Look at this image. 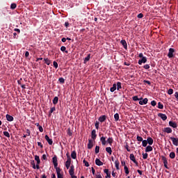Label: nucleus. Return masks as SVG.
Returning <instances> with one entry per match:
<instances>
[{
	"mask_svg": "<svg viewBox=\"0 0 178 178\" xmlns=\"http://www.w3.org/2000/svg\"><path fill=\"white\" fill-rule=\"evenodd\" d=\"M67 161L65 162V168H67V169H69V168H70V164L72 163V159H70V156L67 155Z\"/></svg>",
	"mask_w": 178,
	"mask_h": 178,
	"instance_id": "obj_1",
	"label": "nucleus"
},
{
	"mask_svg": "<svg viewBox=\"0 0 178 178\" xmlns=\"http://www.w3.org/2000/svg\"><path fill=\"white\" fill-rule=\"evenodd\" d=\"M52 162L54 163V166L56 169H59V168H58V158L56 157V156H54L52 159Z\"/></svg>",
	"mask_w": 178,
	"mask_h": 178,
	"instance_id": "obj_2",
	"label": "nucleus"
},
{
	"mask_svg": "<svg viewBox=\"0 0 178 178\" xmlns=\"http://www.w3.org/2000/svg\"><path fill=\"white\" fill-rule=\"evenodd\" d=\"M35 161H36L37 164H36V169H40V163H41V160H40V156H35Z\"/></svg>",
	"mask_w": 178,
	"mask_h": 178,
	"instance_id": "obj_3",
	"label": "nucleus"
},
{
	"mask_svg": "<svg viewBox=\"0 0 178 178\" xmlns=\"http://www.w3.org/2000/svg\"><path fill=\"white\" fill-rule=\"evenodd\" d=\"M69 174L70 175L71 177H76L74 175V165L70 166V169L69 170Z\"/></svg>",
	"mask_w": 178,
	"mask_h": 178,
	"instance_id": "obj_4",
	"label": "nucleus"
},
{
	"mask_svg": "<svg viewBox=\"0 0 178 178\" xmlns=\"http://www.w3.org/2000/svg\"><path fill=\"white\" fill-rule=\"evenodd\" d=\"M130 159L135 163L136 166H138V162H137V160H136V157L134 156V154H131L129 156Z\"/></svg>",
	"mask_w": 178,
	"mask_h": 178,
	"instance_id": "obj_5",
	"label": "nucleus"
},
{
	"mask_svg": "<svg viewBox=\"0 0 178 178\" xmlns=\"http://www.w3.org/2000/svg\"><path fill=\"white\" fill-rule=\"evenodd\" d=\"M175 53V49L173 48H170L169 49V52L168 54V58H173V54Z\"/></svg>",
	"mask_w": 178,
	"mask_h": 178,
	"instance_id": "obj_6",
	"label": "nucleus"
},
{
	"mask_svg": "<svg viewBox=\"0 0 178 178\" xmlns=\"http://www.w3.org/2000/svg\"><path fill=\"white\" fill-rule=\"evenodd\" d=\"M44 138L46 141H47L48 144H49V145H52V144H54V141H52V139L49 138L48 135H45Z\"/></svg>",
	"mask_w": 178,
	"mask_h": 178,
	"instance_id": "obj_7",
	"label": "nucleus"
},
{
	"mask_svg": "<svg viewBox=\"0 0 178 178\" xmlns=\"http://www.w3.org/2000/svg\"><path fill=\"white\" fill-rule=\"evenodd\" d=\"M170 140H172V144L174 145H175V147H177V145H178V138H177L171 137Z\"/></svg>",
	"mask_w": 178,
	"mask_h": 178,
	"instance_id": "obj_8",
	"label": "nucleus"
},
{
	"mask_svg": "<svg viewBox=\"0 0 178 178\" xmlns=\"http://www.w3.org/2000/svg\"><path fill=\"white\" fill-rule=\"evenodd\" d=\"M94 147V143L92 142V140L89 139L88 140V149H91Z\"/></svg>",
	"mask_w": 178,
	"mask_h": 178,
	"instance_id": "obj_9",
	"label": "nucleus"
},
{
	"mask_svg": "<svg viewBox=\"0 0 178 178\" xmlns=\"http://www.w3.org/2000/svg\"><path fill=\"white\" fill-rule=\"evenodd\" d=\"M57 178H63V175L60 173V168H56Z\"/></svg>",
	"mask_w": 178,
	"mask_h": 178,
	"instance_id": "obj_10",
	"label": "nucleus"
},
{
	"mask_svg": "<svg viewBox=\"0 0 178 178\" xmlns=\"http://www.w3.org/2000/svg\"><path fill=\"white\" fill-rule=\"evenodd\" d=\"M143 63H147V57H143L138 60V65H143Z\"/></svg>",
	"mask_w": 178,
	"mask_h": 178,
	"instance_id": "obj_11",
	"label": "nucleus"
},
{
	"mask_svg": "<svg viewBox=\"0 0 178 178\" xmlns=\"http://www.w3.org/2000/svg\"><path fill=\"white\" fill-rule=\"evenodd\" d=\"M148 104V99L145 98L139 102L140 105H147Z\"/></svg>",
	"mask_w": 178,
	"mask_h": 178,
	"instance_id": "obj_12",
	"label": "nucleus"
},
{
	"mask_svg": "<svg viewBox=\"0 0 178 178\" xmlns=\"http://www.w3.org/2000/svg\"><path fill=\"white\" fill-rule=\"evenodd\" d=\"M169 126H170V127H173V129H176L177 127V124L175 122L170 121Z\"/></svg>",
	"mask_w": 178,
	"mask_h": 178,
	"instance_id": "obj_13",
	"label": "nucleus"
},
{
	"mask_svg": "<svg viewBox=\"0 0 178 178\" xmlns=\"http://www.w3.org/2000/svg\"><path fill=\"white\" fill-rule=\"evenodd\" d=\"M91 138H92V140H95V138H97V131H95V129H93L92 131Z\"/></svg>",
	"mask_w": 178,
	"mask_h": 178,
	"instance_id": "obj_14",
	"label": "nucleus"
},
{
	"mask_svg": "<svg viewBox=\"0 0 178 178\" xmlns=\"http://www.w3.org/2000/svg\"><path fill=\"white\" fill-rule=\"evenodd\" d=\"M106 120V115H102L99 118V122L104 123Z\"/></svg>",
	"mask_w": 178,
	"mask_h": 178,
	"instance_id": "obj_15",
	"label": "nucleus"
},
{
	"mask_svg": "<svg viewBox=\"0 0 178 178\" xmlns=\"http://www.w3.org/2000/svg\"><path fill=\"white\" fill-rule=\"evenodd\" d=\"M95 163L97 166H102V165H104V163H102L99 159H96Z\"/></svg>",
	"mask_w": 178,
	"mask_h": 178,
	"instance_id": "obj_16",
	"label": "nucleus"
},
{
	"mask_svg": "<svg viewBox=\"0 0 178 178\" xmlns=\"http://www.w3.org/2000/svg\"><path fill=\"white\" fill-rule=\"evenodd\" d=\"M146 140L147 141L149 145H152L154 144V139H152L151 137H148Z\"/></svg>",
	"mask_w": 178,
	"mask_h": 178,
	"instance_id": "obj_17",
	"label": "nucleus"
},
{
	"mask_svg": "<svg viewBox=\"0 0 178 178\" xmlns=\"http://www.w3.org/2000/svg\"><path fill=\"white\" fill-rule=\"evenodd\" d=\"M159 116L161 118V119H162V120H166V119H168V116L163 113H159Z\"/></svg>",
	"mask_w": 178,
	"mask_h": 178,
	"instance_id": "obj_18",
	"label": "nucleus"
},
{
	"mask_svg": "<svg viewBox=\"0 0 178 178\" xmlns=\"http://www.w3.org/2000/svg\"><path fill=\"white\" fill-rule=\"evenodd\" d=\"M6 120L8 121V122H13V117L9 114H7L6 115Z\"/></svg>",
	"mask_w": 178,
	"mask_h": 178,
	"instance_id": "obj_19",
	"label": "nucleus"
},
{
	"mask_svg": "<svg viewBox=\"0 0 178 178\" xmlns=\"http://www.w3.org/2000/svg\"><path fill=\"white\" fill-rule=\"evenodd\" d=\"M104 172L106 175V178H108V177L111 178V172H109V170L108 169H104Z\"/></svg>",
	"mask_w": 178,
	"mask_h": 178,
	"instance_id": "obj_20",
	"label": "nucleus"
},
{
	"mask_svg": "<svg viewBox=\"0 0 178 178\" xmlns=\"http://www.w3.org/2000/svg\"><path fill=\"white\" fill-rule=\"evenodd\" d=\"M100 141L102 142V145H106V138L102 136L100 138Z\"/></svg>",
	"mask_w": 178,
	"mask_h": 178,
	"instance_id": "obj_21",
	"label": "nucleus"
},
{
	"mask_svg": "<svg viewBox=\"0 0 178 178\" xmlns=\"http://www.w3.org/2000/svg\"><path fill=\"white\" fill-rule=\"evenodd\" d=\"M120 43L122 44V45L124 47V48L125 49H127V42H126V40H122Z\"/></svg>",
	"mask_w": 178,
	"mask_h": 178,
	"instance_id": "obj_22",
	"label": "nucleus"
},
{
	"mask_svg": "<svg viewBox=\"0 0 178 178\" xmlns=\"http://www.w3.org/2000/svg\"><path fill=\"white\" fill-rule=\"evenodd\" d=\"M163 131L165 133H168V134H169L172 133V128L166 127V128L164 129Z\"/></svg>",
	"mask_w": 178,
	"mask_h": 178,
	"instance_id": "obj_23",
	"label": "nucleus"
},
{
	"mask_svg": "<svg viewBox=\"0 0 178 178\" xmlns=\"http://www.w3.org/2000/svg\"><path fill=\"white\" fill-rule=\"evenodd\" d=\"M71 158H72V159H76V158H77V154L76 153L75 151L72 152Z\"/></svg>",
	"mask_w": 178,
	"mask_h": 178,
	"instance_id": "obj_24",
	"label": "nucleus"
},
{
	"mask_svg": "<svg viewBox=\"0 0 178 178\" xmlns=\"http://www.w3.org/2000/svg\"><path fill=\"white\" fill-rule=\"evenodd\" d=\"M106 151L109 155H112V148L111 147H106Z\"/></svg>",
	"mask_w": 178,
	"mask_h": 178,
	"instance_id": "obj_25",
	"label": "nucleus"
},
{
	"mask_svg": "<svg viewBox=\"0 0 178 178\" xmlns=\"http://www.w3.org/2000/svg\"><path fill=\"white\" fill-rule=\"evenodd\" d=\"M110 90L111 92H114V91H116V83L113 85V87L111 88Z\"/></svg>",
	"mask_w": 178,
	"mask_h": 178,
	"instance_id": "obj_26",
	"label": "nucleus"
},
{
	"mask_svg": "<svg viewBox=\"0 0 178 178\" xmlns=\"http://www.w3.org/2000/svg\"><path fill=\"white\" fill-rule=\"evenodd\" d=\"M115 168H116L117 170H119V169H120L119 165H120V163L119 162L118 160H116L115 161Z\"/></svg>",
	"mask_w": 178,
	"mask_h": 178,
	"instance_id": "obj_27",
	"label": "nucleus"
},
{
	"mask_svg": "<svg viewBox=\"0 0 178 178\" xmlns=\"http://www.w3.org/2000/svg\"><path fill=\"white\" fill-rule=\"evenodd\" d=\"M58 101H59V98L58 97H55L53 99L54 105H56V104H58Z\"/></svg>",
	"mask_w": 178,
	"mask_h": 178,
	"instance_id": "obj_28",
	"label": "nucleus"
},
{
	"mask_svg": "<svg viewBox=\"0 0 178 178\" xmlns=\"http://www.w3.org/2000/svg\"><path fill=\"white\" fill-rule=\"evenodd\" d=\"M170 158H171V159H175V158H176V154L173 152H170Z\"/></svg>",
	"mask_w": 178,
	"mask_h": 178,
	"instance_id": "obj_29",
	"label": "nucleus"
},
{
	"mask_svg": "<svg viewBox=\"0 0 178 178\" xmlns=\"http://www.w3.org/2000/svg\"><path fill=\"white\" fill-rule=\"evenodd\" d=\"M151 151H152V147L148 145L145 149V152H151Z\"/></svg>",
	"mask_w": 178,
	"mask_h": 178,
	"instance_id": "obj_30",
	"label": "nucleus"
},
{
	"mask_svg": "<svg viewBox=\"0 0 178 178\" xmlns=\"http://www.w3.org/2000/svg\"><path fill=\"white\" fill-rule=\"evenodd\" d=\"M60 51H62V52H65V54H68L69 51H67V50H66V47L65 46H62L60 47Z\"/></svg>",
	"mask_w": 178,
	"mask_h": 178,
	"instance_id": "obj_31",
	"label": "nucleus"
},
{
	"mask_svg": "<svg viewBox=\"0 0 178 178\" xmlns=\"http://www.w3.org/2000/svg\"><path fill=\"white\" fill-rule=\"evenodd\" d=\"M162 161L164 165H168V159L165 156H162Z\"/></svg>",
	"mask_w": 178,
	"mask_h": 178,
	"instance_id": "obj_32",
	"label": "nucleus"
},
{
	"mask_svg": "<svg viewBox=\"0 0 178 178\" xmlns=\"http://www.w3.org/2000/svg\"><path fill=\"white\" fill-rule=\"evenodd\" d=\"M44 63H46V65H47L48 66H49V65H51V60H49V59L48 58H44Z\"/></svg>",
	"mask_w": 178,
	"mask_h": 178,
	"instance_id": "obj_33",
	"label": "nucleus"
},
{
	"mask_svg": "<svg viewBox=\"0 0 178 178\" xmlns=\"http://www.w3.org/2000/svg\"><path fill=\"white\" fill-rule=\"evenodd\" d=\"M142 145L143 147H147V145H148V142L147 140H143V141L142 142Z\"/></svg>",
	"mask_w": 178,
	"mask_h": 178,
	"instance_id": "obj_34",
	"label": "nucleus"
},
{
	"mask_svg": "<svg viewBox=\"0 0 178 178\" xmlns=\"http://www.w3.org/2000/svg\"><path fill=\"white\" fill-rule=\"evenodd\" d=\"M124 170L125 175H129V168H127V165L124 167Z\"/></svg>",
	"mask_w": 178,
	"mask_h": 178,
	"instance_id": "obj_35",
	"label": "nucleus"
},
{
	"mask_svg": "<svg viewBox=\"0 0 178 178\" xmlns=\"http://www.w3.org/2000/svg\"><path fill=\"white\" fill-rule=\"evenodd\" d=\"M116 86H117V90H120V88H122V83L118 82L116 84Z\"/></svg>",
	"mask_w": 178,
	"mask_h": 178,
	"instance_id": "obj_36",
	"label": "nucleus"
},
{
	"mask_svg": "<svg viewBox=\"0 0 178 178\" xmlns=\"http://www.w3.org/2000/svg\"><path fill=\"white\" fill-rule=\"evenodd\" d=\"M114 118H115V121L118 122V120H119V113H115L114 115Z\"/></svg>",
	"mask_w": 178,
	"mask_h": 178,
	"instance_id": "obj_37",
	"label": "nucleus"
},
{
	"mask_svg": "<svg viewBox=\"0 0 178 178\" xmlns=\"http://www.w3.org/2000/svg\"><path fill=\"white\" fill-rule=\"evenodd\" d=\"M90 56H91L90 54H88V56L85 58L84 63H86V62H88V60H90Z\"/></svg>",
	"mask_w": 178,
	"mask_h": 178,
	"instance_id": "obj_38",
	"label": "nucleus"
},
{
	"mask_svg": "<svg viewBox=\"0 0 178 178\" xmlns=\"http://www.w3.org/2000/svg\"><path fill=\"white\" fill-rule=\"evenodd\" d=\"M107 143H108V144H112V143H113V138H108V140H107Z\"/></svg>",
	"mask_w": 178,
	"mask_h": 178,
	"instance_id": "obj_39",
	"label": "nucleus"
},
{
	"mask_svg": "<svg viewBox=\"0 0 178 178\" xmlns=\"http://www.w3.org/2000/svg\"><path fill=\"white\" fill-rule=\"evenodd\" d=\"M136 140H137V141H139V142H143L144 140H143V137H141V136H137V137H136Z\"/></svg>",
	"mask_w": 178,
	"mask_h": 178,
	"instance_id": "obj_40",
	"label": "nucleus"
},
{
	"mask_svg": "<svg viewBox=\"0 0 178 178\" xmlns=\"http://www.w3.org/2000/svg\"><path fill=\"white\" fill-rule=\"evenodd\" d=\"M159 109H163V104H161V102L158 103Z\"/></svg>",
	"mask_w": 178,
	"mask_h": 178,
	"instance_id": "obj_41",
	"label": "nucleus"
},
{
	"mask_svg": "<svg viewBox=\"0 0 178 178\" xmlns=\"http://www.w3.org/2000/svg\"><path fill=\"white\" fill-rule=\"evenodd\" d=\"M95 154H99V146H96L95 147Z\"/></svg>",
	"mask_w": 178,
	"mask_h": 178,
	"instance_id": "obj_42",
	"label": "nucleus"
},
{
	"mask_svg": "<svg viewBox=\"0 0 178 178\" xmlns=\"http://www.w3.org/2000/svg\"><path fill=\"white\" fill-rule=\"evenodd\" d=\"M83 163H84L85 166H86V168H88V166H90V164L87 162V161H86V159H83Z\"/></svg>",
	"mask_w": 178,
	"mask_h": 178,
	"instance_id": "obj_43",
	"label": "nucleus"
},
{
	"mask_svg": "<svg viewBox=\"0 0 178 178\" xmlns=\"http://www.w3.org/2000/svg\"><path fill=\"white\" fill-rule=\"evenodd\" d=\"M16 3H13L10 5V9H16Z\"/></svg>",
	"mask_w": 178,
	"mask_h": 178,
	"instance_id": "obj_44",
	"label": "nucleus"
},
{
	"mask_svg": "<svg viewBox=\"0 0 178 178\" xmlns=\"http://www.w3.org/2000/svg\"><path fill=\"white\" fill-rule=\"evenodd\" d=\"M3 135H4L6 137H8V138L10 137V134H9V132H8V131H4V132H3Z\"/></svg>",
	"mask_w": 178,
	"mask_h": 178,
	"instance_id": "obj_45",
	"label": "nucleus"
},
{
	"mask_svg": "<svg viewBox=\"0 0 178 178\" xmlns=\"http://www.w3.org/2000/svg\"><path fill=\"white\" fill-rule=\"evenodd\" d=\"M56 110V108L55 107L51 108L49 111V115H51L52 113L55 112Z\"/></svg>",
	"mask_w": 178,
	"mask_h": 178,
	"instance_id": "obj_46",
	"label": "nucleus"
},
{
	"mask_svg": "<svg viewBox=\"0 0 178 178\" xmlns=\"http://www.w3.org/2000/svg\"><path fill=\"white\" fill-rule=\"evenodd\" d=\"M58 81L61 83V84H63L64 83H65V79H63V78H60L59 79H58Z\"/></svg>",
	"mask_w": 178,
	"mask_h": 178,
	"instance_id": "obj_47",
	"label": "nucleus"
},
{
	"mask_svg": "<svg viewBox=\"0 0 178 178\" xmlns=\"http://www.w3.org/2000/svg\"><path fill=\"white\" fill-rule=\"evenodd\" d=\"M143 159H147V158H148V154L147 153H143Z\"/></svg>",
	"mask_w": 178,
	"mask_h": 178,
	"instance_id": "obj_48",
	"label": "nucleus"
},
{
	"mask_svg": "<svg viewBox=\"0 0 178 178\" xmlns=\"http://www.w3.org/2000/svg\"><path fill=\"white\" fill-rule=\"evenodd\" d=\"M53 65L55 67V69H58V63L56 61L53 62Z\"/></svg>",
	"mask_w": 178,
	"mask_h": 178,
	"instance_id": "obj_49",
	"label": "nucleus"
},
{
	"mask_svg": "<svg viewBox=\"0 0 178 178\" xmlns=\"http://www.w3.org/2000/svg\"><path fill=\"white\" fill-rule=\"evenodd\" d=\"M95 128L97 129V130H98V129H99V122H97L95 124Z\"/></svg>",
	"mask_w": 178,
	"mask_h": 178,
	"instance_id": "obj_50",
	"label": "nucleus"
},
{
	"mask_svg": "<svg viewBox=\"0 0 178 178\" xmlns=\"http://www.w3.org/2000/svg\"><path fill=\"white\" fill-rule=\"evenodd\" d=\"M168 94L169 95H172V94H173V89H169L168 91Z\"/></svg>",
	"mask_w": 178,
	"mask_h": 178,
	"instance_id": "obj_51",
	"label": "nucleus"
},
{
	"mask_svg": "<svg viewBox=\"0 0 178 178\" xmlns=\"http://www.w3.org/2000/svg\"><path fill=\"white\" fill-rule=\"evenodd\" d=\"M156 105V102L155 100H153L151 102V106H155Z\"/></svg>",
	"mask_w": 178,
	"mask_h": 178,
	"instance_id": "obj_52",
	"label": "nucleus"
},
{
	"mask_svg": "<svg viewBox=\"0 0 178 178\" xmlns=\"http://www.w3.org/2000/svg\"><path fill=\"white\" fill-rule=\"evenodd\" d=\"M31 165L33 169H37V165H35V163H34V161L31 162Z\"/></svg>",
	"mask_w": 178,
	"mask_h": 178,
	"instance_id": "obj_53",
	"label": "nucleus"
},
{
	"mask_svg": "<svg viewBox=\"0 0 178 178\" xmlns=\"http://www.w3.org/2000/svg\"><path fill=\"white\" fill-rule=\"evenodd\" d=\"M144 69H145L146 70L149 69V65L148 64H146L143 66Z\"/></svg>",
	"mask_w": 178,
	"mask_h": 178,
	"instance_id": "obj_54",
	"label": "nucleus"
},
{
	"mask_svg": "<svg viewBox=\"0 0 178 178\" xmlns=\"http://www.w3.org/2000/svg\"><path fill=\"white\" fill-rule=\"evenodd\" d=\"M138 19H143V17H144V15H143V13H140L138 15Z\"/></svg>",
	"mask_w": 178,
	"mask_h": 178,
	"instance_id": "obj_55",
	"label": "nucleus"
},
{
	"mask_svg": "<svg viewBox=\"0 0 178 178\" xmlns=\"http://www.w3.org/2000/svg\"><path fill=\"white\" fill-rule=\"evenodd\" d=\"M133 99H134V101H140V99H139L138 97H137V96L133 97Z\"/></svg>",
	"mask_w": 178,
	"mask_h": 178,
	"instance_id": "obj_56",
	"label": "nucleus"
},
{
	"mask_svg": "<svg viewBox=\"0 0 178 178\" xmlns=\"http://www.w3.org/2000/svg\"><path fill=\"white\" fill-rule=\"evenodd\" d=\"M39 131H40V133H42V131H44V129L42 126H39Z\"/></svg>",
	"mask_w": 178,
	"mask_h": 178,
	"instance_id": "obj_57",
	"label": "nucleus"
},
{
	"mask_svg": "<svg viewBox=\"0 0 178 178\" xmlns=\"http://www.w3.org/2000/svg\"><path fill=\"white\" fill-rule=\"evenodd\" d=\"M67 134H68V136H72V135L73 134L70 131V129H68Z\"/></svg>",
	"mask_w": 178,
	"mask_h": 178,
	"instance_id": "obj_58",
	"label": "nucleus"
},
{
	"mask_svg": "<svg viewBox=\"0 0 178 178\" xmlns=\"http://www.w3.org/2000/svg\"><path fill=\"white\" fill-rule=\"evenodd\" d=\"M30 55V53H29V51H26L25 52V56L26 58H29V56Z\"/></svg>",
	"mask_w": 178,
	"mask_h": 178,
	"instance_id": "obj_59",
	"label": "nucleus"
},
{
	"mask_svg": "<svg viewBox=\"0 0 178 178\" xmlns=\"http://www.w3.org/2000/svg\"><path fill=\"white\" fill-rule=\"evenodd\" d=\"M38 145L39 146V147H40V148H42V143H41L40 142H38Z\"/></svg>",
	"mask_w": 178,
	"mask_h": 178,
	"instance_id": "obj_60",
	"label": "nucleus"
},
{
	"mask_svg": "<svg viewBox=\"0 0 178 178\" xmlns=\"http://www.w3.org/2000/svg\"><path fill=\"white\" fill-rule=\"evenodd\" d=\"M92 175H95V169H94V167H92Z\"/></svg>",
	"mask_w": 178,
	"mask_h": 178,
	"instance_id": "obj_61",
	"label": "nucleus"
},
{
	"mask_svg": "<svg viewBox=\"0 0 178 178\" xmlns=\"http://www.w3.org/2000/svg\"><path fill=\"white\" fill-rule=\"evenodd\" d=\"M42 159H44V161H47V155L43 154L42 155Z\"/></svg>",
	"mask_w": 178,
	"mask_h": 178,
	"instance_id": "obj_62",
	"label": "nucleus"
},
{
	"mask_svg": "<svg viewBox=\"0 0 178 178\" xmlns=\"http://www.w3.org/2000/svg\"><path fill=\"white\" fill-rule=\"evenodd\" d=\"M175 98H176L177 99H178V92H176L175 93Z\"/></svg>",
	"mask_w": 178,
	"mask_h": 178,
	"instance_id": "obj_63",
	"label": "nucleus"
},
{
	"mask_svg": "<svg viewBox=\"0 0 178 178\" xmlns=\"http://www.w3.org/2000/svg\"><path fill=\"white\" fill-rule=\"evenodd\" d=\"M96 178H102V176L101 175H96Z\"/></svg>",
	"mask_w": 178,
	"mask_h": 178,
	"instance_id": "obj_64",
	"label": "nucleus"
}]
</instances>
